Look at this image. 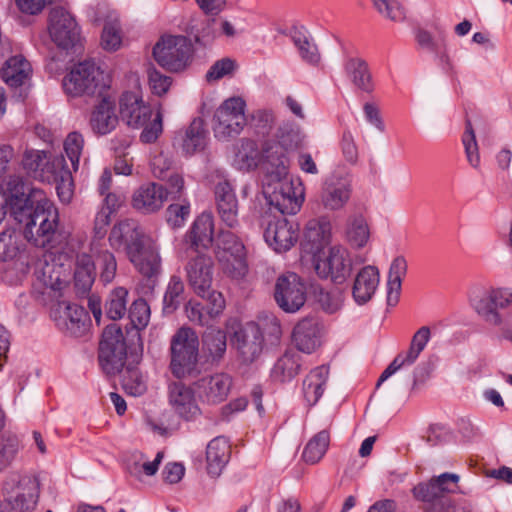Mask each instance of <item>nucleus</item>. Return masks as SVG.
<instances>
[{
  "label": "nucleus",
  "mask_w": 512,
  "mask_h": 512,
  "mask_svg": "<svg viewBox=\"0 0 512 512\" xmlns=\"http://www.w3.org/2000/svg\"><path fill=\"white\" fill-rule=\"evenodd\" d=\"M15 187L10 201V211L16 221H25L24 236L33 245L43 249L61 247L69 233L59 227V213L41 189L32 188L26 195L19 178L10 179L8 186Z\"/></svg>",
  "instance_id": "1"
},
{
  "label": "nucleus",
  "mask_w": 512,
  "mask_h": 512,
  "mask_svg": "<svg viewBox=\"0 0 512 512\" xmlns=\"http://www.w3.org/2000/svg\"><path fill=\"white\" fill-rule=\"evenodd\" d=\"M113 248H125L134 267L144 276L156 275L161 267V258L155 239L132 219L116 224L109 235Z\"/></svg>",
  "instance_id": "2"
},
{
  "label": "nucleus",
  "mask_w": 512,
  "mask_h": 512,
  "mask_svg": "<svg viewBox=\"0 0 512 512\" xmlns=\"http://www.w3.org/2000/svg\"><path fill=\"white\" fill-rule=\"evenodd\" d=\"M121 119L130 127L143 128L140 140L143 143H154L163 131L162 113L158 109L155 113L152 107L144 102L141 93L134 91L124 92L119 100Z\"/></svg>",
  "instance_id": "3"
},
{
  "label": "nucleus",
  "mask_w": 512,
  "mask_h": 512,
  "mask_svg": "<svg viewBox=\"0 0 512 512\" xmlns=\"http://www.w3.org/2000/svg\"><path fill=\"white\" fill-rule=\"evenodd\" d=\"M512 304V292L503 288H481L472 292L470 305L488 326L503 327L512 315L504 316L502 310Z\"/></svg>",
  "instance_id": "4"
},
{
  "label": "nucleus",
  "mask_w": 512,
  "mask_h": 512,
  "mask_svg": "<svg viewBox=\"0 0 512 512\" xmlns=\"http://www.w3.org/2000/svg\"><path fill=\"white\" fill-rule=\"evenodd\" d=\"M96 268L100 270V278L104 283H110L116 274L117 262L114 255L108 250L94 251V259L88 254L77 256L75 267V286L81 293L90 290L96 275Z\"/></svg>",
  "instance_id": "5"
},
{
  "label": "nucleus",
  "mask_w": 512,
  "mask_h": 512,
  "mask_svg": "<svg viewBox=\"0 0 512 512\" xmlns=\"http://www.w3.org/2000/svg\"><path fill=\"white\" fill-rule=\"evenodd\" d=\"M215 256L223 272L239 279L247 272L246 249L243 242L231 231L220 230L215 238Z\"/></svg>",
  "instance_id": "6"
},
{
  "label": "nucleus",
  "mask_w": 512,
  "mask_h": 512,
  "mask_svg": "<svg viewBox=\"0 0 512 512\" xmlns=\"http://www.w3.org/2000/svg\"><path fill=\"white\" fill-rule=\"evenodd\" d=\"M198 349V336L191 328L182 327L175 333L170 347V369L175 377L184 378L195 371Z\"/></svg>",
  "instance_id": "7"
},
{
  "label": "nucleus",
  "mask_w": 512,
  "mask_h": 512,
  "mask_svg": "<svg viewBox=\"0 0 512 512\" xmlns=\"http://www.w3.org/2000/svg\"><path fill=\"white\" fill-rule=\"evenodd\" d=\"M192 55L193 45L184 35H164L153 47L155 61L172 72L184 70L189 65Z\"/></svg>",
  "instance_id": "8"
},
{
  "label": "nucleus",
  "mask_w": 512,
  "mask_h": 512,
  "mask_svg": "<svg viewBox=\"0 0 512 512\" xmlns=\"http://www.w3.org/2000/svg\"><path fill=\"white\" fill-rule=\"evenodd\" d=\"M246 102L241 97L226 99L215 111L212 129L214 136L228 141L238 136L247 125Z\"/></svg>",
  "instance_id": "9"
},
{
  "label": "nucleus",
  "mask_w": 512,
  "mask_h": 512,
  "mask_svg": "<svg viewBox=\"0 0 512 512\" xmlns=\"http://www.w3.org/2000/svg\"><path fill=\"white\" fill-rule=\"evenodd\" d=\"M98 358L107 375H116L123 370L127 349L123 332L117 324H110L104 329Z\"/></svg>",
  "instance_id": "10"
},
{
  "label": "nucleus",
  "mask_w": 512,
  "mask_h": 512,
  "mask_svg": "<svg viewBox=\"0 0 512 512\" xmlns=\"http://www.w3.org/2000/svg\"><path fill=\"white\" fill-rule=\"evenodd\" d=\"M264 193L270 212H279L281 216L296 214L304 200L301 185L295 186L285 178L269 184Z\"/></svg>",
  "instance_id": "11"
},
{
  "label": "nucleus",
  "mask_w": 512,
  "mask_h": 512,
  "mask_svg": "<svg viewBox=\"0 0 512 512\" xmlns=\"http://www.w3.org/2000/svg\"><path fill=\"white\" fill-rule=\"evenodd\" d=\"M35 286L43 295L51 298L61 296V291L68 283V271L52 255H44L38 259L34 268Z\"/></svg>",
  "instance_id": "12"
},
{
  "label": "nucleus",
  "mask_w": 512,
  "mask_h": 512,
  "mask_svg": "<svg viewBox=\"0 0 512 512\" xmlns=\"http://www.w3.org/2000/svg\"><path fill=\"white\" fill-rule=\"evenodd\" d=\"M103 72L94 61L85 60L74 65L63 78V88L72 97L92 95L100 89Z\"/></svg>",
  "instance_id": "13"
},
{
  "label": "nucleus",
  "mask_w": 512,
  "mask_h": 512,
  "mask_svg": "<svg viewBox=\"0 0 512 512\" xmlns=\"http://www.w3.org/2000/svg\"><path fill=\"white\" fill-rule=\"evenodd\" d=\"M274 298L284 312L296 313L306 302V286L297 274H283L276 281Z\"/></svg>",
  "instance_id": "14"
},
{
  "label": "nucleus",
  "mask_w": 512,
  "mask_h": 512,
  "mask_svg": "<svg viewBox=\"0 0 512 512\" xmlns=\"http://www.w3.org/2000/svg\"><path fill=\"white\" fill-rule=\"evenodd\" d=\"M48 32L52 41L62 49L74 47L80 40V30L74 17L63 7L49 13Z\"/></svg>",
  "instance_id": "15"
},
{
  "label": "nucleus",
  "mask_w": 512,
  "mask_h": 512,
  "mask_svg": "<svg viewBox=\"0 0 512 512\" xmlns=\"http://www.w3.org/2000/svg\"><path fill=\"white\" fill-rule=\"evenodd\" d=\"M352 194V180L347 173L333 172L324 181L320 203L327 211H340L349 202Z\"/></svg>",
  "instance_id": "16"
},
{
  "label": "nucleus",
  "mask_w": 512,
  "mask_h": 512,
  "mask_svg": "<svg viewBox=\"0 0 512 512\" xmlns=\"http://www.w3.org/2000/svg\"><path fill=\"white\" fill-rule=\"evenodd\" d=\"M352 270V260L348 250L340 245L330 247L322 258L315 262V271L321 278H330L335 283H343Z\"/></svg>",
  "instance_id": "17"
},
{
  "label": "nucleus",
  "mask_w": 512,
  "mask_h": 512,
  "mask_svg": "<svg viewBox=\"0 0 512 512\" xmlns=\"http://www.w3.org/2000/svg\"><path fill=\"white\" fill-rule=\"evenodd\" d=\"M299 226L284 216H273L264 230L266 243L276 252L290 250L298 240Z\"/></svg>",
  "instance_id": "18"
},
{
  "label": "nucleus",
  "mask_w": 512,
  "mask_h": 512,
  "mask_svg": "<svg viewBox=\"0 0 512 512\" xmlns=\"http://www.w3.org/2000/svg\"><path fill=\"white\" fill-rule=\"evenodd\" d=\"M233 342L241 361L252 363L263 352V331L257 323L249 322L234 333Z\"/></svg>",
  "instance_id": "19"
},
{
  "label": "nucleus",
  "mask_w": 512,
  "mask_h": 512,
  "mask_svg": "<svg viewBox=\"0 0 512 512\" xmlns=\"http://www.w3.org/2000/svg\"><path fill=\"white\" fill-rule=\"evenodd\" d=\"M51 315L56 326L71 336H81L86 329L88 314L83 307L75 303L59 302Z\"/></svg>",
  "instance_id": "20"
},
{
  "label": "nucleus",
  "mask_w": 512,
  "mask_h": 512,
  "mask_svg": "<svg viewBox=\"0 0 512 512\" xmlns=\"http://www.w3.org/2000/svg\"><path fill=\"white\" fill-rule=\"evenodd\" d=\"M194 384L203 403L217 405L227 399L232 387V378L226 373H215L201 377Z\"/></svg>",
  "instance_id": "21"
},
{
  "label": "nucleus",
  "mask_w": 512,
  "mask_h": 512,
  "mask_svg": "<svg viewBox=\"0 0 512 512\" xmlns=\"http://www.w3.org/2000/svg\"><path fill=\"white\" fill-rule=\"evenodd\" d=\"M213 268V260L206 254H198L185 266L188 283L200 297H206L208 290L212 287Z\"/></svg>",
  "instance_id": "22"
},
{
  "label": "nucleus",
  "mask_w": 512,
  "mask_h": 512,
  "mask_svg": "<svg viewBox=\"0 0 512 512\" xmlns=\"http://www.w3.org/2000/svg\"><path fill=\"white\" fill-rule=\"evenodd\" d=\"M431 337V331L428 326L419 328L412 337L409 349L405 354H398L388 367L382 372L377 381L379 387L384 381L395 374L400 368L410 366L415 363L421 352L425 349Z\"/></svg>",
  "instance_id": "23"
},
{
  "label": "nucleus",
  "mask_w": 512,
  "mask_h": 512,
  "mask_svg": "<svg viewBox=\"0 0 512 512\" xmlns=\"http://www.w3.org/2000/svg\"><path fill=\"white\" fill-rule=\"evenodd\" d=\"M38 499V484L31 477H23L13 494L0 501V512H29Z\"/></svg>",
  "instance_id": "24"
},
{
  "label": "nucleus",
  "mask_w": 512,
  "mask_h": 512,
  "mask_svg": "<svg viewBox=\"0 0 512 512\" xmlns=\"http://www.w3.org/2000/svg\"><path fill=\"white\" fill-rule=\"evenodd\" d=\"M288 153L273 139L262 143L260 150L261 165L273 180H280L287 176L289 167Z\"/></svg>",
  "instance_id": "25"
},
{
  "label": "nucleus",
  "mask_w": 512,
  "mask_h": 512,
  "mask_svg": "<svg viewBox=\"0 0 512 512\" xmlns=\"http://www.w3.org/2000/svg\"><path fill=\"white\" fill-rule=\"evenodd\" d=\"M323 332V326L318 319L304 318L294 327L292 341L298 350L310 354L321 345Z\"/></svg>",
  "instance_id": "26"
},
{
  "label": "nucleus",
  "mask_w": 512,
  "mask_h": 512,
  "mask_svg": "<svg viewBox=\"0 0 512 512\" xmlns=\"http://www.w3.org/2000/svg\"><path fill=\"white\" fill-rule=\"evenodd\" d=\"M168 399L174 412L186 420L194 419L201 413L194 390L181 382L169 385Z\"/></svg>",
  "instance_id": "27"
},
{
  "label": "nucleus",
  "mask_w": 512,
  "mask_h": 512,
  "mask_svg": "<svg viewBox=\"0 0 512 512\" xmlns=\"http://www.w3.org/2000/svg\"><path fill=\"white\" fill-rule=\"evenodd\" d=\"M167 189L157 183H146L134 191L132 206L137 211L150 214L160 210L167 200Z\"/></svg>",
  "instance_id": "28"
},
{
  "label": "nucleus",
  "mask_w": 512,
  "mask_h": 512,
  "mask_svg": "<svg viewBox=\"0 0 512 512\" xmlns=\"http://www.w3.org/2000/svg\"><path fill=\"white\" fill-rule=\"evenodd\" d=\"M89 124L92 131L98 135H106L113 131L118 124L115 99L108 94L102 95L91 111Z\"/></svg>",
  "instance_id": "29"
},
{
  "label": "nucleus",
  "mask_w": 512,
  "mask_h": 512,
  "mask_svg": "<svg viewBox=\"0 0 512 512\" xmlns=\"http://www.w3.org/2000/svg\"><path fill=\"white\" fill-rule=\"evenodd\" d=\"M215 200L221 221L229 228H237L239 225L238 200L230 183L223 181L216 185Z\"/></svg>",
  "instance_id": "30"
},
{
  "label": "nucleus",
  "mask_w": 512,
  "mask_h": 512,
  "mask_svg": "<svg viewBox=\"0 0 512 512\" xmlns=\"http://www.w3.org/2000/svg\"><path fill=\"white\" fill-rule=\"evenodd\" d=\"M32 74L33 68L23 55L9 57L0 70L1 79L14 89L29 86Z\"/></svg>",
  "instance_id": "31"
},
{
  "label": "nucleus",
  "mask_w": 512,
  "mask_h": 512,
  "mask_svg": "<svg viewBox=\"0 0 512 512\" xmlns=\"http://www.w3.org/2000/svg\"><path fill=\"white\" fill-rule=\"evenodd\" d=\"M207 140L208 132L204 121L201 118H195L185 130L176 134L174 144L178 145L184 154L193 155L205 148Z\"/></svg>",
  "instance_id": "32"
},
{
  "label": "nucleus",
  "mask_w": 512,
  "mask_h": 512,
  "mask_svg": "<svg viewBox=\"0 0 512 512\" xmlns=\"http://www.w3.org/2000/svg\"><path fill=\"white\" fill-rule=\"evenodd\" d=\"M380 282V274L377 267L367 265L357 274L352 287V296L355 302L363 305L370 301L375 294Z\"/></svg>",
  "instance_id": "33"
},
{
  "label": "nucleus",
  "mask_w": 512,
  "mask_h": 512,
  "mask_svg": "<svg viewBox=\"0 0 512 512\" xmlns=\"http://www.w3.org/2000/svg\"><path fill=\"white\" fill-rule=\"evenodd\" d=\"M344 70L357 89L368 94L374 91L375 83L366 60L361 57H349L344 63Z\"/></svg>",
  "instance_id": "34"
},
{
  "label": "nucleus",
  "mask_w": 512,
  "mask_h": 512,
  "mask_svg": "<svg viewBox=\"0 0 512 512\" xmlns=\"http://www.w3.org/2000/svg\"><path fill=\"white\" fill-rule=\"evenodd\" d=\"M232 165L240 171L254 170L261 164L257 143L250 138H242L233 146Z\"/></svg>",
  "instance_id": "35"
},
{
  "label": "nucleus",
  "mask_w": 512,
  "mask_h": 512,
  "mask_svg": "<svg viewBox=\"0 0 512 512\" xmlns=\"http://www.w3.org/2000/svg\"><path fill=\"white\" fill-rule=\"evenodd\" d=\"M230 459V445L227 438L218 436L212 439L206 450L207 472L218 477Z\"/></svg>",
  "instance_id": "36"
},
{
  "label": "nucleus",
  "mask_w": 512,
  "mask_h": 512,
  "mask_svg": "<svg viewBox=\"0 0 512 512\" xmlns=\"http://www.w3.org/2000/svg\"><path fill=\"white\" fill-rule=\"evenodd\" d=\"M291 40L303 62L313 67L319 66L321 54L313 37L306 29L294 28L291 31Z\"/></svg>",
  "instance_id": "37"
},
{
  "label": "nucleus",
  "mask_w": 512,
  "mask_h": 512,
  "mask_svg": "<svg viewBox=\"0 0 512 512\" xmlns=\"http://www.w3.org/2000/svg\"><path fill=\"white\" fill-rule=\"evenodd\" d=\"M329 369L322 365L311 370L303 381V395L309 406L315 405L324 393Z\"/></svg>",
  "instance_id": "38"
},
{
  "label": "nucleus",
  "mask_w": 512,
  "mask_h": 512,
  "mask_svg": "<svg viewBox=\"0 0 512 512\" xmlns=\"http://www.w3.org/2000/svg\"><path fill=\"white\" fill-rule=\"evenodd\" d=\"M214 219L210 212H203L194 221L188 234L192 246L209 247L213 242Z\"/></svg>",
  "instance_id": "39"
},
{
  "label": "nucleus",
  "mask_w": 512,
  "mask_h": 512,
  "mask_svg": "<svg viewBox=\"0 0 512 512\" xmlns=\"http://www.w3.org/2000/svg\"><path fill=\"white\" fill-rule=\"evenodd\" d=\"M407 261L403 256H397L390 264L387 281V301L395 305L400 296L402 280L407 274Z\"/></svg>",
  "instance_id": "40"
},
{
  "label": "nucleus",
  "mask_w": 512,
  "mask_h": 512,
  "mask_svg": "<svg viewBox=\"0 0 512 512\" xmlns=\"http://www.w3.org/2000/svg\"><path fill=\"white\" fill-rule=\"evenodd\" d=\"M346 240L356 249H361L369 241L370 229L366 218L362 214H353L348 217L346 223Z\"/></svg>",
  "instance_id": "41"
},
{
  "label": "nucleus",
  "mask_w": 512,
  "mask_h": 512,
  "mask_svg": "<svg viewBox=\"0 0 512 512\" xmlns=\"http://www.w3.org/2000/svg\"><path fill=\"white\" fill-rule=\"evenodd\" d=\"M202 349L212 362L221 360L227 349L226 333L217 328H208L202 335Z\"/></svg>",
  "instance_id": "42"
},
{
  "label": "nucleus",
  "mask_w": 512,
  "mask_h": 512,
  "mask_svg": "<svg viewBox=\"0 0 512 512\" xmlns=\"http://www.w3.org/2000/svg\"><path fill=\"white\" fill-rule=\"evenodd\" d=\"M301 358L296 352L287 351L274 364L271 376L279 382L292 380L300 371Z\"/></svg>",
  "instance_id": "43"
},
{
  "label": "nucleus",
  "mask_w": 512,
  "mask_h": 512,
  "mask_svg": "<svg viewBox=\"0 0 512 512\" xmlns=\"http://www.w3.org/2000/svg\"><path fill=\"white\" fill-rule=\"evenodd\" d=\"M65 174H71L63 155H51L47 153L43 172L40 180L47 183L59 181Z\"/></svg>",
  "instance_id": "44"
},
{
  "label": "nucleus",
  "mask_w": 512,
  "mask_h": 512,
  "mask_svg": "<svg viewBox=\"0 0 512 512\" xmlns=\"http://www.w3.org/2000/svg\"><path fill=\"white\" fill-rule=\"evenodd\" d=\"M329 440L330 436L328 431L322 430L317 433L304 448L302 454L304 461L310 464L317 463L326 453Z\"/></svg>",
  "instance_id": "45"
},
{
  "label": "nucleus",
  "mask_w": 512,
  "mask_h": 512,
  "mask_svg": "<svg viewBox=\"0 0 512 512\" xmlns=\"http://www.w3.org/2000/svg\"><path fill=\"white\" fill-rule=\"evenodd\" d=\"M21 233L13 228L0 233V260L14 259L20 251Z\"/></svg>",
  "instance_id": "46"
},
{
  "label": "nucleus",
  "mask_w": 512,
  "mask_h": 512,
  "mask_svg": "<svg viewBox=\"0 0 512 512\" xmlns=\"http://www.w3.org/2000/svg\"><path fill=\"white\" fill-rule=\"evenodd\" d=\"M122 43L121 26L117 16H109L101 35V45L107 51H115Z\"/></svg>",
  "instance_id": "47"
},
{
  "label": "nucleus",
  "mask_w": 512,
  "mask_h": 512,
  "mask_svg": "<svg viewBox=\"0 0 512 512\" xmlns=\"http://www.w3.org/2000/svg\"><path fill=\"white\" fill-rule=\"evenodd\" d=\"M128 291L123 287L114 289L108 296L105 311L111 320L121 319L126 313Z\"/></svg>",
  "instance_id": "48"
},
{
  "label": "nucleus",
  "mask_w": 512,
  "mask_h": 512,
  "mask_svg": "<svg viewBox=\"0 0 512 512\" xmlns=\"http://www.w3.org/2000/svg\"><path fill=\"white\" fill-rule=\"evenodd\" d=\"M286 151L290 152L297 149L302 143V135L300 130L290 123L281 124L274 139Z\"/></svg>",
  "instance_id": "49"
},
{
  "label": "nucleus",
  "mask_w": 512,
  "mask_h": 512,
  "mask_svg": "<svg viewBox=\"0 0 512 512\" xmlns=\"http://www.w3.org/2000/svg\"><path fill=\"white\" fill-rule=\"evenodd\" d=\"M184 293V283L179 276H172L168 283L164 300L163 310L165 313L174 312L182 302Z\"/></svg>",
  "instance_id": "50"
},
{
  "label": "nucleus",
  "mask_w": 512,
  "mask_h": 512,
  "mask_svg": "<svg viewBox=\"0 0 512 512\" xmlns=\"http://www.w3.org/2000/svg\"><path fill=\"white\" fill-rule=\"evenodd\" d=\"M122 384L127 393L133 396H141L147 390L146 378L137 367L127 366Z\"/></svg>",
  "instance_id": "51"
},
{
  "label": "nucleus",
  "mask_w": 512,
  "mask_h": 512,
  "mask_svg": "<svg viewBox=\"0 0 512 512\" xmlns=\"http://www.w3.org/2000/svg\"><path fill=\"white\" fill-rule=\"evenodd\" d=\"M304 235L305 239L310 242L314 248L319 249L329 241L330 224L328 222L311 220L307 223Z\"/></svg>",
  "instance_id": "52"
},
{
  "label": "nucleus",
  "mask_w": 512,
  "mask_h": 512,
  "mask_svg": "<svg viewBox=\"0 0 512 512\" xmlns=\"http://www.w3.org/2000/svg\"><path fill=\"white\" fill-rule=\"evenodd\" d=\"M64 151L70 160L74 171L79 169L80 158L84 148V137L79 132H71L67 135L63 143Z\"/></svg>",
  "instance_id": "53"
},
{
  "label": "nucleus",
  "mask_w": 512,
  "mask_h": 512,
  "mask_svg": "<svg viewBox=\"0 0 512 512\" xmlns=\"http://www.w3.org/2000/svg\"><path fill=\"white\" fill-rule=\"evenodd\" d=\"M462 143L465 149V154L468 163L473 168H478L480 166L479 149L476 141L475 132L472 127V123L469 119H467L465 123V131L462 136Z\"/></svg>",
  "instance_id": "54"
},
{
  "label": "nucleus",
  "mask_w": 512,
  "mask_h": 512,
  "mask_svg": "<svg viewBox=\"0 0 512 512\" xmlns=\"http://www.w3.org/2000/svg\"><path fill=\"white\" fill-rule=\"evenodd\" d=\"M275 123V115L272 110L258 109L250 116V127L259 136L268 135Z\"/></svg>",
  "instance_id": "55"
},
{
  "label": "nucleus",
  "mask_w": 512,
  "mask_h": 512,
  "mask_svg": "<svg viewBox=\"0 0 512 512\" xmlns=\"http://www.w3.org/2000/svg\"><path fill=\"white\" fill-rule=\"evenodd\" d=\"M377 12L394 22H401L405 19V11L397 0H372Z\"/></svg>",
  "instance_id": "56"
},
{
  "label": "nucleus",
  "mask_w": 512,
  "mask_h": 512,
  "mask_svg": "<svg viewBox=\"0 0 512 512\" xmlns=\"http://www.w3.org/2000/svg\"><path fill=\"white\" fill-rule=\"evenodd\" d=\"M129 318L133 327L140 330L145 328L150 319V307L147 302L139 298L135 300L129 309Z\"/></svg>",
  "instance_id": "57"
},
{
  "label": "nucleus",
  "mask_w": 512,
  "mask_h": 512,
  "mask_svg": "<svg viewBox=\"0 0 512 512\" xmlns=\"http://www.w3.org/2000/svg\"><path fill=\"white\" fill-rule=\"evenodd\" d=\"M19 449V440L17 436L5 433L2 436L0 448V470L7 468L15 458Z\"/></svg>",
  "instance_id": "58"
},
{
  "label": "nucleus",
  "mask_w": 512,
  "mask_h": 512,
  "mask_svg": "<svg viewBox=\"0 0 512 512\" xmlns=\"http://www.w3.org/2000/svg\"><path fill=\"white\" fill-rule=\"evenodd\" d=\"M344 296L339 289L330 291L320 290L317 301L321 308L327 313L337 312L343 305Z\"/></svg>",
  "instance_id": "59"
},
{
  "label": "nucleus",
  "mask_w": 512,
  "mask_h": 512,
  "mask_svg": "<svg viewBox=\"0 0 512 512\" xmlns=\"http://www.w3.org/2000/svg\"><path fill=\"white\" fill-rule=\"evenodd\" d=\"M47 152L41 150L27 151L23 157V166L30 173H33L35 178L40 179V173L43 172V168L46 162Z\"/></svg>",
  "instance_id": "60"
},
{
  "label": "nucleus",
  "mask_w": 512,
  "mask_h": 512,
  "mask_svg": "<svg viewBox=\"0 0 512 512\" xmlns=\"http://www.w3.org/2000/svg\"><path fill=\"white\" fill-rule=\"evenodd\" d=\"M263 331V342L276 345L282 335V329L279 320L275 316L266 317L261 324H258Z\"/></svg>",
  "instance_id": "61"
},
{
  "label": "nucleus",
  "mask_w": 512,
  "mask_h": 512,
  "mask_svg": "<svg viewBox=\"0 0 512 512\" xmlns=\"http://www.w3.org/2000/svg\"><path fill=\"white\" fill-rule=\"evenodd\" d=\"M414 497L423 502L433 503L442 497L433 477L426 483H420L413 488Z\"/></svg>",
  "instance_id": "62"
},
{
  "label": "nucleus",
  "mask_w": 512,
  "mask_h": 512,
  "mask_svg": "<svg viewBox=\"0 0 512 512\" xmlns=\"http://www.w3.org/2000/svg\"><path fill=\"white\" fill-rule=\"evenodd\" d=\"M236 68V62L230 58H222L216 61L208 70L206 78L208 81H216L224 76L231 75Z\"/></svg>",
  "instance_id": "63"
},
{
  "label": "nucleus",
  "mask_w": 512,
  "mask_h": 512,
  "mask_svg": "<svg viewBox=\"0 0 512 512\" xmlns=\"http://www.w3.org/2000/svg\"><path fill=\"white\" fill-rule=\"evenodd\" d=\"M190 213L188 204H171L167 211V222L173 228L181 227Z\"/></svg>",
  "instance_id": "64"
}]
</instances>
